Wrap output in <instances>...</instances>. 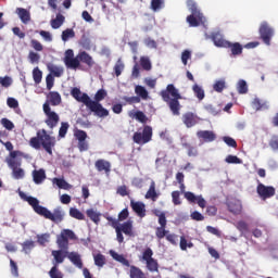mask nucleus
Here are the masks:
<instances>
[{"label": "nucleus", "mask_w": 278, "mask_h": 278, "mask_svg": "<svg viewBox=\"0 0 278 278\" xmlns=\"http://www.w3.org/2000/svg\"><path fill=\"white\" fill-rule=\"evenodd\" d=\"M68 240H77V235L71 229H63L56 237V245L59 250H52L51 255L54 260V265L58 268L59 264H64V260L68 257Z\"/></svg>", "instance_id": "1"}, {"label": "nucleus", "mask_w": 278, "mask_h": 278, "mask_svg": "<svg viewBox=\"0 0 278 278\" xmlns=\"http://www.w3.org/2000/svg\"><path fill=\"white\" fill-rule=\"evenodd\" d=\"M63 62L66 68H70L71 71L81 68V64H86L89 68L94 66V59H92L88 52L81 51L75 56V52L72 49L65 51Z\"/></svg>", "instance_id": "2"}, {"label": "nucleus", "mask_w": 278, "mask_h": 278, "mask_svg": "<svg viewBox=\"0 0 278 278\" xmlns=\"http://www.w3.org/2000/svg\"><path fill=\"white\" fill-rule=\"evenodd\" d=\"M160 97L167 103L173 116H179L181 114V93H179V89L175 88V85L169 84L166 86V89H163L160 92Z\"/></svg>", "instance_id": "3"}, {"label": "nucleus", "mask_w": 278, "mask_h": 278, "mask_svg": "<svg viewBox=\"0 0 278 278\" xmlns=\"http://www.w3.org/2000/svg\"><path fill=\"white\" fill-rule=\"evenodd\" d=\"M25 201H27V203L33 207L34 212H36V214L39 216H43V218H47L52 223H62V220H64V211H62L61 207L54 208L51 213L49 208L40 205V201L34 197H26Z\"/></svg>", "instance_id": "4"}, {"label": "nucleus", "mask_w": 278, "mask_h": 278, "mask_svg": "<svg viewBox=\"0 0 278 278\" xmlns=\"http://www.w3.org/2000/svg\"><path fill=\"white\" fill-rule=\"evenodd\" d=\"M29 147L40 151V148L45 149L49 155H53V148L55 147V137H52L47 132L46 129H40L37 131L36 137H31L29 140Z\"/></svg>", "instance_id": "5"}, {"label": "nucleus", "mask_w": 278, "mask_h": 278, "mask_svg": "<svg viewBox=\"0 0 278 278\" xmlns=\"http://www.w3.org/2000/svg\"><path fill=\"white\" fill-rule=\"evenodd\" d=\"M104 218L109 222V225L115 229L116 232V240L119 244H123L125 242V236H128L129 238H134V222L127 220L123 224H118L119 220L115 219L112 216H104Z\"/></svg>", "instance_id": "6"}, {"label": "nucleus", "mask_w": 278, "mask_h": 278, "mask_svg": "<svg viewBox=\"0 0 278 278\" xmlns=\"http://www.w3.org/2000/svg\"><path fill=\"white\" fill-rule=\"evenodd\" d=\"M105 97H108V91H105V89H99L94 94V100L89 98L91 103L90 105H87V108L94 114V116H98V118H105V116H110V111L101 104V101H103Z\"/></svg>", "instance_id": "7"}, {"label": "nucleus", "mask_w": 278, "mask_h": 278, "mask_svg": "<svg viewBox=\"0 0 278 278\" xmlns=\"http://www.w3.org/2000/svg\"><path fill=\"white\" fill-rule=\"evenodd\" d=\"M18 155H23L21 151L10 152V157L5 159L8 166L12 169L14 179H23L25 177V169L21 168V161H16Z\"/></svg>", "instance_id": "8"}, {"label": "nucleus", "mask_w": 278, "mask_h": 278, "mask_svg": "<svg viewBox=\"0 0 278 278\" xmlns=\"http://www.w3.org/2000/svg\"><path fill=\"white\" fill-rule=\"evenodd\" d=\"M153 140V127L146 125L143 126L142 132L136 131L132 136L135 144H149Z\"/></svg>", "instance_id": "9"}, {"label": "nucleus", "mask_w": 278, "mask_h": 278, "mask_svg": "<svg viewBox=\"0 0 278 278\" xmlns=\"http://www.w3.org/2000/svg\"><path fill=\"white\" fill-rule=\"evenodd\" d=\"M180 192L184 194L185 199L188 201V203H193L199 205L202 210H205V206L207 205V201H205V198H203L202 194L195 195L192 193V191H186V185L184 182L179 184Z\"/></svg>", "instance_id": "10"}, {"label": "nucleus", "mask_w": 278, "mask_h": 278, "mask_svg": "<svg viewBox=\"0 0 278 278\" xmlns=\"http://www.w3.org/2000/svg\"><path fill=\"white\" fill-rule=\"evenodd\" d=\"M42 108L46 115V125L49 127V129H55V127H58V124L60 123V115L55 113V111L51 110V106H49V102L43 103Z\"/></svg>", "instance_id": "11"}, {"label": "nucleus", "mask_w": 278, "mask_h": 278, "mask_svg": "<svg viewBox=\"0 0 278 278\" xmlns=\"http://www.w3.org/2000/svg\"><path fill=\"white\" fill-rule=\"evenodd\" d=\"M258 34L263 42L267 46H270V40H273V36H275V29L270 27L268 22H263L261 24Z\"/></svg>", "instance_id": "12"}, {"label": "nucleus", "mask_w": 278, "mask_h": 278, "mask_svg": "<svg viewBox=\"0 0 278 278\" xmlns=\"http://www.w3.org/2000/svg\"><path fill=\"white\" fill-rule=\"evenodd\" d=\"M257 194L263 199V201H266V199H271V197H275L276 189L273 186H265L264 184L260 182L256 188Z\"/></svg>", "instance_id": "13"}, {"label": "nucleus", "mask_w": 278, "mask_h": 278, "mask_svg": "<svg viewBox=\"0 0 278 278\" xmlns=\"http://www.w3.org/2000/svg\"><path fill=\"white\" fill-rule=\"evenodd\" d=\"M71 96L78 101V103H84V105H86V108H88V105H90V96H88V93H81V89L74 87L71 90Z\"/></svg>", "instance_id": "14"}, {"label": "nucleus", "mask_w": 278, "mask_h": 278, "mask_svg": "<svg viewBox=\"0 0 278 278\" xmlns=\"http://www.w3.org/2000/svg\"><path fill=\"white\" fill-rule=\"evenodd\" d=\"M210 38L214 42L215 47H219L222 49L229 47V41H227L223 34L218 31L212 33Z\"/></svg>", "instance_id": "15"}, {"label": "nucleus", "mask_w": 278, "mask_h": 278, "mask_svg": "<svg viewBox=\"0 0 278 278\" xmlns=\"http://www.w3.org/2000/svg\"><path fill=\"white\" fill-rule=\"evenodd\" d=\"M130 207L139 218H144L147 216V205L143 202L130 201Z\"/></svg>", "instance_id": "16"}, {"label": "nucleus", "mask_w": 278, "mask_h": 278, "mask_svg": "<svg viewBox=\"0 0 278 278\" xmlns=\"http://www.w3.org/2000/svg\"><path fill=\"white\" fill-rule=\"evenodd\" d=\"M94 167L98 170V173H105L106 175H110L112 170V164L110 161H105L103 159H99L94 163Z\"/></svg>", "instance_id": "17"}, {"label": "nucleus", "mask_w": 278, "mask_h": 278, "mask_svg": "<svg viewBox=\"0 0 278 278\" xmlns=\"http://www.w3.org/2000/svg\"><path fill=\"white\" fill-rule=\"evenodd\" d=\"M45 103H48L49 108L58 106L60 103H62V96L58 91H50L47 94V101Z\"/></svg>", "instance_id": "18"}, {"label": "nucleus", "mask_w": 278, "mask_h": 278, "mask_svg": "<svg viewBox=\"0 0 278 278\" xmlns=\"http://www.w3.org/2000/svg\"><path fill=\"white\" fill-rule=\"evenodd\" d=\"M227 207L231 214L238 215L242 213V202H240V200H237V199L229 200L227 202Z\"/></svg>", "instance_id": "19"}, {"label": "nucleus", "mask_w": 278, "mask_h": 278, "mask_svg": "<svg viewBox=\"0 0 278 278\" xmlns=\"http://www.w3.org/2000/svg\"><path fill=\"white\" fill-rule=\"evenodd\" d=\"M187 23L189 24V27H199L201 23H203V13L199 14H190L187 16Z\"/></svg>", "instance_id": "20"}, {"label": "nucleus", "mask_w": 278, "mask_h": 278, "mask_svg": "<svg viewBox=\"0 0 278 278\" xmlns=\"http://www.w3.org/2000/svg\"><path fill=\"white\" fill-rule=\"evenodd\" d=\"M182 123L190 129V127H194L199 122L197 121V115H194V113L187 112L182 115Z\"/></svg>", "instance_id": "21"}, {"label": "nucleus", "mask_w": 278, "mask_h": 278, "mask_svg": "<svg viewBox=\"0 0 278 278\" xmlns=\"http://www.w3.org/2000/svg\"><path fill=\"white\" fill-rule=\"evenodd\" d=\"M47 179V173L43 168L33 170V181L37 186H40Z\"/></svg>", "instance_id": "22"}, {"label": "nucleus", "mask_w": 278, "mask_h": 278, "mask_svg": "<svg viewBox=\"0 0 278 278\" xmlns=\"http://www.w3.org/2000/svg\"><path fill=\"white\" fill-rule=\"evenodd\" d=\"M198 138H202L204 142H214L216 140V134L212 130H200L197 132Z\"/></svg>", "instance_id": "23"}, {"label": "nucleus", "mask_w": 278, "mask_h": 278, "mask_svg": "<svg viewBox=\"0 0 278 278\" xmlns=\"http://www.w3.org/2000/svg\"><path fill=\"white\" fill-rule=\"evenodd\" d=\"M67 260L74 264L77 268H84V262H81V255L77 252H68Z\"/></svg>", "instance_id": "24"}, {"label": "nucleus", "mask_w": 278, "mask_h": 278, "mask_svg": "<svg viewBox=\"0 0 278 278\" xmlns=\"http://www.w3.org/2000/svg\"><path fill=\"white\" fill-rule=\"evenodd\" d=\"M16 14H17L18 18L22 21V23H24V25H27V23H29V21H31V13H29V11L27 9L17 8Z\"/></svg>", "instance_id": "25"}, {"label": "nucleus", "mask_w": 278, "mask_h": 278, "mask_svg": "<svg viewBox=\"0 0 278 278\" xmlns=\"http://www.w3.org/2000/svg\"><path fill=\"white\" fill-rule=\"evenodd\" d=\"M225 49H230L231 55H242V45L240 42L231 43L228 41V46L225 47Z\"/></svg>", "instance_id": "26"}, {"label": "nucleus", "mask_w": 278, "mask_h": 278, "mask_svg": "<svg viewBox=\"0 0 278 278\" xmlns=\"http://www.w3.org/2000/svg\"><path fill=\"white\" fill-rule=\"evenodd\" d=\"M129 268L130 278H147V274H144V271H142V269L139 267H136V265H130Z\"/></svg>", "instance_id": "27"}, {"label": "nucleus", "mask_w": 278, "mask_h": 278, "mask_svg": "<svg viewBox=\"0 0 278 278\" xmlns=\"http://www.w3.org/2000/svg\"><path fill=\"white\" fill-rule=\"evenodd\" d=\"M66 17L62 13H58L54 20H51L50 25L52 29H60L61 25H64Z\"/></svg>", "instance_id": "28"}, {"label": "nucleus", "mask_w": 278, "mask_h": 278, "mask_svg": "<svg viewBox=\"0 0 278 278\" xmlns=\"http://www.w3.org/2000/svg\"><path fill=\"white\" fill-rule=\"evenodd\" d=\"M86 215L90 220H92V223H94V225H99V223H101V213H98L93 208H88L86 211Z\"/></svg>", "instance_id": "29"}, {"label": "nucleus", "mask_w": 278, "mask_h": 278, "mask_svg": "<svg viewBox=\"0 0 278 278\" xmlns=\"http://www.w3.org/2000/svg\"><path fill=\"white\" fill-rule=\"evenodd\" d=\"M111 257H113V260H115V262H119V264H122L123 266H127V267L131 266L129 264V261L127 258H125V256L123 254H118V253L112 251Z\"/></svg>", "instance_id": "30"}, {"label": "nucleus", "mask_w": 278, "mask_h": 278, "mask_svg": "<svg viewBox=\"0 0 278 278\" xmlns=\"http://www.w3.org/2000/svg\"><path fill=\"white\" fill-rule=\"evenodd\" d=\"M165 2L164 0H151L150 9L152 12H160V10H164Z\"/></svg>", "instance_id": "31"}, {"label": "nucleus", "mask_w": 278, "mask_h": 278, "mask_svg": "<svg viewBox=\"0 0 278 278\" xmlns=\"http://www.w3.org/2000/svg\"><path fill=\"white\" fill-rule=\"evenodd\" d=\"M192 91L199 101H203L205 99V90H203V87L194 84L192 86Z\"/></svg>", "instance_id": "32"}, {"label": "nucleus", "mask_w": 278, "mask_h": 278, "mask_svg": "<svg viewBox=\"0 0 278 278\" xmlns=\"http://www.w3.org/2000/svg\"><path fill=\"white\" fill-rule=\"evenodd\" d=\"M157 191H155V181H152L149 190L146 193V199H151L152 201H157Z\"/></svg>", "instance_id": "33"}, {"label": "nucleus", "mask_w": 278, "mask_h": 278, "mask_svg": "<svg viewBox=\"0 0 278 278\" xmlns=\"http://www.w3.org/2000/svg\"><path fill=\"white\" fill-rule=\"evenodd\" d=\"M48 71L53 75V77H62V75H64V70L54 64H48Z\"/></svg>", "instance_id": "34"}, {"label": "nucleus", "mask_w": 278, "mask_h": 278, "mask_svg": "<svg viewBox=\"0 0 278 278\" xmlns=\"http://www.w3.org/2000/svg\"><path fill=\"white\" fill-rule=\"evenodd\" d=\"M135 92L136 94H138V97H140V99H143V101H147V99H149V91L147 90V88L137 85L135 87Z\"/></svg>", "instance_id": "35"}, {"label": "nucleus", "mask_w": 278, "mask_h": 278, "mask_svg": "<svg viewBox=\"0 0 278 278\" xmlns=\"http://www.w3.org/2000/svg\"><path fill=\"white\" fill-rule=\"evenodd\" d=\"M70 216L75 218L76 220H86V215L79 211V208L71 207L70 208Z\"/></svg>", "instance_id": "36"}, {"label": "nucleus", "mask_w": 278, "mask_h": 278, "mask_svg": "<svg viewBox=\"0 0 278 278\" xmlns=\"http://www.w3.org/2000/svg\"><path fill=\"white\" fill-rule=\"evenodd\" d=\"M130 118H136L139 123L146 124L149 121V117L142 111H137L135 114L129 113Z\"/></svg>", "instance_id": "37"}, {"label": "nucleus", "mask_w": 278, "mask_h": 278, "mask_svg": "<svg viewBox=\"0 0 278 278\" xmlns=\"http://www.w3.org/2000/svg\"><path fill=\"white\" fill-rule=\"evenodd\" d=\"M52 184H55L61 190H70L71 185L63 178H53Z\"/></svg>", "instance_id": "38"}, {"label": "nucleus", "mask_w": 278, "mask_h": 278, "mask_svg": "<svg viewBox=\"0 0 278 278\" xmlns=\"http://www.w3.org/2000/svg\"><path fill=\"white\" fill-rule=\"evenodd\" d=\"M113 71L116 77H121L123 75V71H125V63H123L122 59H118L113 67Z\"/></svg>", "instance_id": "39"}, {"label": "nucleus", "mask_w": 278, "mask_h": 278, "mask_svg": "<svg viewBox=\"0 0 278 278\" xmlns=\"http://www.w3.org/2000/svg\"><path fill=\"white\" fill-rule=\"evenodd\" d=\"M182 147L187 149V154L189 157H197L199 155V150L190 143H182Z\"/></svg>", "instance_id": "40"}, {"label": "nucleus", "mask_w": 278, "mask_h": 278, "mask_svg": "<svg viewBox=\"0 0 278 278\" xmlns=\"http://www.w3.org/2000/svg\"><path fill=\"white\" fill-rule=\"evenodd\" d=\"M193 247H194V243H192V241H188V239H186V236L180 237L181 251H188V249H192Z\"/></svg>", "instance_id": "41"}, {"label": "nucleus", "mask_w": 278, "mask_h": 278, "mask_svg": "<svg viewBox=\"0 0 278 278\" xmlns=\"http://www.w3.org/2000/svg\"><path fill=\"white\" fill-rule=\"evenodd\" d=\"M50 239L51 235L49 232L37 235V242L40 247H46Z\"/></svg>", "instance_id": "42"}, {"label": "nucleus", "mask_w": 278, "mask_h": 278, "mask_svg": "<svg viewBox=\"0 0 278 278\" xmlns=\"http://www.w3.org/2000/svg\"><path fill=\"white\" fill-rule=\"evenodd\" d=\"M187 8L191 14H202L199 10V7L197 5V2L194 0H187Z\"/></svg>", "instance_id": "43"}, {"label": "nucleus", "mask_w": 278, "mask_h": 278, "mask_svg": "<svg viewBox=\"0 0 278 278\" xmlns=\"http://www.w3.org/2000/svg\"><path fill=\"white\" fill-rule=\"evenodd\" d=\"M226 88L227 83H225V79L216 80L213 85V90H215V92H223V90H225Z\"/></svg>", "instance_id": "44"}, {"label": "nucleus", "mask_w": 278, "mask_h": 278, "mask_svg": "<svg viewBox=\"0 0 278 278\" xmlns=\"http://www.w3.org/2000/svg\"><path fill=\"white\" fill-rule=\"evenodd\" d=\"M68 127H71L68 122L61 123V127L59 129V138H66V134H68Z\"/></svg>", "instance_id": "45"}, {"label": "nucleus", "mask_w": 278, "mask_h": 278, "mask_svg": "<svg viewBox=\"0 0 278 278\" xmlns=\"http://www.w3.org/2000/svg\"><path fill=\"white\" fill-rule=\"evenodd\" d=\"M93 260L96 266H98L99 268H103V266H105V256L103 254L99 253L94 255Z\"/></svg>", "instance_id": "46"}, {"label": "nucleus", "mask_w": 278, "mask_h": 278, "mask_svg": "<svg viewBox=\"0 0 278 278\" xmlns=\"http://www.w3.org/2000/svg\"><path fill=\"white\" fill-rule=\"evenodd\" d=\"M146 262H147V268L148 270H150V273H157L159 265L155 258H151L150 261H146Z\"/></svg>", "instance_id": "47"}, {"label": "nucleus", "mask_w": 278, "mask_h": 278, "mask_svg": "<svg viewBox=\"0 0 278 278\" xmlns=\"http://www.w3.org/2000/svg\"><path fill=\"white\" fill-rule=\"evenodd\" d=\"M70 38H75V30L72 28H66L62 31V40L63 42H66Z\"/></svg>", "instance_id": "48"}, {"label": "nucleus", "mask_w": 278, "mask_h": 278, "mask_svg": "<svg viewBox=\"0 0 278 278\" xmlns=\"http://www.w3.org/2000/svg\"><path fill=\"white\" fill-rule=\"evenodd\" d=\"M237 90L239 94H247L249 92V87L247 86V80H239Z\"/></svg>", "instance_id": "49"}, {"label": "nucleus", "mask_w": 278, "mask_h": 278, "mask_svg": "<svg viewBox=\"0 0 278 278\" xmlns=\"http://www.w3.org/2000/svg\"><path fill=\"white\" fill-rule=\"evenodd\" d=\"M33 79L35 84H40V81H42V71H40V68L35 67L33 70Z\"/></svg>", "instance_id": "50"}, {"label": "nucleus", "mask_w": 278, "mask_h": 278, "mask_svg": "<svg viewBox=\"0 0 278 278\" xmlns=\"http://www.w3.org/2000/svg\"><path fill=\"white\" fill-rule=\"evenodd\" d=\"M140 64H141V68H143V71H151V68H152L151 60H149V58H147V56L140 58Z\"/></svg>", "instance_id": "51"}, {"label": "nucleus", "mask_w": 278, "mask_h": 278, "mask_svg": "<svg viewBox=\"0 0 278 278\" xmlns=\"http://www.w3.org/2000/svg\"><path fill=\"white\" fill-rule=\"evenodd\" d=\"M36 34H39V36H41L46 42H53V35H51V33L47 30H36Z\"/></svg>", "instance_id": "52"}, {"label": "nucleus", "mask_w": 278, "mask_h": 278, "mask_svg": "<svg viewBox=\"0 0 278 278\" xmlns=\"http://www.w3.org/2000/svg\"><path fill=\"white\" fill-rule=\"evenodd\" d=\"M155 236L159 238V240H162L168 236V230H166V227L160 226L156 228Z\"/></svg>", "instance_id": "53"}, {"label": "nucleus", "mask_w": 278, "mask_h": 278, "mask_svg": "<svg viewBox=\"0 0 278 278\" xmlns=\"http://www.w3.org/2000/svg\"><path fill=\"white\" fill-rule=\"evenodd\" d=\"M49 277L50 278H64V275L62 271L56 266H53L50 271H49Z\"/></svg>", "instance_id": "54"}, {"label": "nucleus", "mask_w": 278, "mask_h": 278, "mask_svg": "<svg viewBox=\"0 0 278 278\" xmlns=\"http://www.w3.org/2000/svg\"><path fill=\"white\" fill-rule=\"evenodd\" d=\"M28 60L30 64H38V62H40V54H38V52L30 51L28 53Z\"/></svg>", "instance_id": "55"}, {"label": "nucleus", "mask_w": 278, "mask_h": 278, "mask_svg": "<svg viewBox=\"0 0 278 278\" xmlns=\"http://www.w3.org/2000/svg\"><path fill=\"white\" fill-rule=\"evenodd\" d=\"M225 162L227 164H242V161L240 157L236 156V155H231L229 154L228 156H226Z\"/></svg>", "instance_id": "56"}, {"label": "nucleus", "mask_w": 278, "mask_h": 278, "mask_svg": "<svg viewBox=\"0 0 278 278\" xmlns=\"http://www.w3.org/2000/svg\"><path fill=\"white\" fill-rule=\"evenodd\" d=\"M34 247H36V244L34 243V241H25L24 243H22V249L25 253H31V249H34Z\"/></svg>", "instance_id": "57"}, {"label": "nucleus", "mask_w": 278, "mask_h": 278, "mask_svg": "<svg viewBox=\"0 0 278 278\" xmlns=\"http://www.w3.org/2000/svg\"><path fill=\"white\" fill-rule=\"evenodd\" d=\"M75 138L78 140V142H84L86 138H88V134L85 130H76L74 134Z\"/></svg>", "instance_id": "58"}, {"label": "nucleus", "mask_w": 278, "mask_h": 278, "mask_svg": "<svg viewBox=\"0 0 278 278\" xmlns=\"http://www.w3.org/2000/svg\"><path fill=\"white\" fill-rule=\"evenodd\" d=\"M0 85L2 86V88H10V86H12V77H0Z\"/></svg>", "instance_id": "59"}, {"label": "nucleus", "mask_w": 278, "mask_h": 278, "mask_svg": "<svg viewBox=\"0 0 278 278\" xmlns=\"http://www.w3.org/2000/svg\"><path fill=\"white\" fill-rule=\"evenodd\" d=\"M10 268H11V275H13V277L17 278L18 277V265L12 258H10Z\"/></svg>", "instance_id": "60"}, {"label": "nucleus", "mask_w": 278, "mask_h": 278, "mask_svg": "<svg viewBox=\"0 0 278 278\" xmlns=\"http://www.w3.org/2000/svg\"><path fill=\"white\" fill-rule=\"evenodd\" d=\"M30 47L35 50V51H43L45 50V46L41 45L40 41L36 40V39H31L30 40Z\"/></svg>", "instance_id": "61"}, {"label": "nucleus", "mask_w": 278, "mask_h": 278, "mask_svg": "<svg viewBox=\"0 0 278 278\" xmlns=\"http://www.w3.org/2000/svg\"><path fill=\"white\" fill-rule=\"evenodd\" d=\"M1 125L3 127H5L8 129V131H12V129H14V123H12V121L3 117L1 121H0Z\"/></svg>", "instance_id": "62"}, {"label": "nucleus", "mask_w": 278, "mask_h": 278, "mask_svg": "<svg viewBox=\"0 0 278 278\" xmlns=\"http://www.w3.org/2000/svg\"><path fill=\"white\" fill-rule=\"evenodd\" d=\"M237 229L241 233H247V231H249V224H247L245 222L240 220V222L237 223Z\"/></svg>", "instance_id": "63"}, {"label": "nucleus", "mask_w": 278, "mask_h": 278, "mask_svg": "<svg viewBox=\"0 0 278 278\" xmlns=\"http://www.w3.org/2000/svg\"><path fill=\"white\" fill-rule=\"evenodd\" d=\"M223 140L228 147H231L232 149H238V142H236V139L231 137H224Z\"/></svg>", "instance_id": "64"}]
</instances>
